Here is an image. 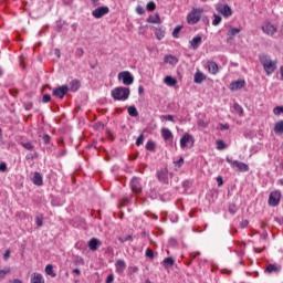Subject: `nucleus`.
Masks as SVG:
<instances>
[{
    "instance_id": "nucleus-22",
    "label": "nucleus",
    "mask_w": 283,
    "mask_h": 283,
    "mask_svg": "<svg viewBox=\"0 0 283 283\" xmlns=\"http://www.w3.org/2000/svg\"><path fill=\"white\" fill-rule=\"evenodd\" d=\"M164 83L166 85H168L169 87H174L175 85L178 84V80H176V78H174V77L168 75V76L165 77Z\"/></svg>"
},
{
    "instance_id": "nucleus-28",
    "label": "nucleus",
    "mask_w": 283,
    "mask_h": 283,
    "mask_svg": "<svg viewBox=\"0 0 283 283\" xmlns=\"http://www.w3.org/2000/svg\"><path fill=\"white\" fill-rule=\"evenodd\" d=\"M70 85L72 92H77L81 87V83L77 80H73Z\"/></svg>"
},
{
    "instance_id": "nucleus-49",
    "label": "nucleus",
    "mask_w": 283,
    "mask_h": 283,
    "mask_svg": "<svg viewBox=\"0 0 283 283\" xmlns=\"http://www.w3.org/2000/svg\"><path fill=\"white\" fill-rule=\"evenodd\" d=\"M136 12H137V14H145V8H143V6H137Z\"/></svg>"
},
{
    "instance_id": "nucleus-29",
    "label": "nucleus",
    "mask_w": 283,
    "mask_h": 283,
    "mask_svg": "<svg viewBox=\"0 0 283 283\" xmlns=\"http://www.w3.org/2000/svg\"><path fill=\"white\" fill-rule=\"evenodd\" d=\"M155 35H156V39H158V41H163V39H165V30L156 29Z\"/></svg>"
},
{
    "instance_id": "nucleus-35",
    "label": "nucleus",
    "mask_w": 283,
    "mask_h": 283,
    "mask_svg": "<svg viewBox=\"0 0 283 283\" xmlns=\"http://www.w3.org/2000/svg\"><path fill=\"white\" fill-rule=\"evenodd\" d=\"M11 270L10 268H7L4 270H0V280H3L6 277V275H10Z\"/></svg>"
},
{
    "instance_id": "nucleus-15",
    "label": "nucleus",
    "mask_w": 283,
    "mask_h": 283,
    "mask_svg": "<svg viewBox=\"0 0 283 283\" xmlns=\"http://www.w3.org/2000/svg\"><path fill=\"white\" fill-rule=\"evenodd\" d=\"M130 187L135 193H140V191H143V187H140V180H138V178L132 179Z\"/></svg>"
},
{
    "instance_id": "nucleus-45",
    "label": "nucleus",
    "mask_w": 283,
    "mask_h": 283,
    "mask_svg": "<svg viewBox=\"0 0 283 283\" xmlns=\"http://www.w3.org/2000/svg\"><path fill=\"white\" fill-rule=\"evenodd\" d=\"M144 140H145V136L144 135H139L137 140H136L137 147H140V145H143Z\"/></svg>"
},
{
    "instance_id": "nucleus-10",
    "label": "nucleus",
    "mask_w": 283,
    "mask_h": 283,
    "mask_svg": "<svg viewBox=\"0 0 283 283\" xmlns=\"http://www.w3.org/2000/svg\"><path fill=\"white\" fill-rule=\"evenodd\" d=\"M67 92H70V87H67V85H62L53 90V96H56L57 98L63 99V97L65 96V94H67Z\"/></svg>"
},
{
    "instance_id": "nucleus-60",
    "label": "nucleus",
    "mask_w": 283,
    "mask_h": 283,
    "mask_svg": "<svg viewBox=\"0 0 283 283\" xmlns=\"http://www.w3.org/2000/svg\"><path fill=\"white\" fill-rule=\"evenodd\" d=\"M73 273H75L76 275H81V270L74 269V270H73Z\"/></svg>"
},
{
    "instance_id": "nucleus-26",
    "label": "nucleus",
    "mask_w": 283,
    "mask_h": 283,
    "mask_svg": "<svg viewBox=\"0 0 283 283\" xmlns=\"http://www.w3.org/2000/svg\"><path fill=\"white\" fill-rule=\"evenodd\" d=\"M174 263L175 261L172 258H166L161 264L165 269H169V266H174Z\"/></svg>"
},
{
    "instance_id": "nucleus-58",
    "label": "nucleus",
    "mask_w": 283,
    "mask_h": 283,
    "mask_svg": "<svg viewBox=\"0 0 283 283\" xmlns=\"http://www.w3.org/2000/svg\"><path fill=\"white\" fill-rule=\"evenodd\" d=\"M217 182H218V187H222L223 185L222 177H217Z\"/></svg>"
},
{
    "instance_id": "nucleus-51",
    "label": "nucleus",
    "mask_w": 283,
    "mask_h": 283,
    "mask_svg": "<svg viewBox=\"0 0 283 283\" xmlns=\"http://www.w3.org/2000/svg\"><path fill=\"white\" fill-rule=\"evenodd\" d=\"M42 101L43 103H50V101H52V97L50 95H43Z\"/></svg>"
},
{
    "instance_id": "nucleus-36",
    "label": "nucleus",
    "mask_w": 283,
    "mask_h": 283,
    "mask_svg": "<svg viewBox=\"0 0 283 283\" xmlns=\"http://www.w3.org/2000/svg\"><path fill=\"white\" fill-rule=\"evenodd\" d=\"M146 8H147L148 12H154V10H156V2H154V1L148 2Z\"/></svg>"
},
{
    "instance_id": "nucleus-11",
    "label": "nucleus",
    "mask_w": 283,
    "mask_h": 283,
    "mask_svg": "<svg viewBox=\"0 0 283 283\" xmlns=\"http://www.w3.org/2000/svg\"><path fill=\"white\" fill-rule=\"evenodd\" d=\"M92 14L95 19H101L105 17V14H109V8L98 7L97 9L93 10Z\"/></svg>"
},
{
    "instance_id": "nucleus-17",
    "label": "nucleus",
    "mask_w": 283,
    "mask_h": 283,
    "mask_svg": "<svg viewBox=\"0 0 283 283\" xmlns=\"http://www.w3.org/2000/svg\"><path fill=\"white\" fill-rule=\"evenodd\" d=\"M101 240L93 238L88 241V249L90 251H98V247H101Z\"/></svg>"
},
{
    "instance_id": "nucleus-55",
    "label": "nucleus",
    "mask_w": 283,
    "mask_h": 283,
    "mask_svg": "<svg viewBox=\"0 0 283 283\" xmlns=\"http://www.w3.org/2000/svg\"><path fill=\"white\" fill-rule=\"evenodd\" d=\"M198 255H200V252H192V253H190L191 260H196V258H198Z\"/></svg>"
},
{
    "instance_id": "nucleus-20",
    "label": "nucleus",
    "mask_w": 283,
    "mask_h": 283,
    "mask_svg": "<svg viewBox=\"0 0 283 283\" xmlns=\"http://www.w3.org/2000/svg\"><path fill=\"white\" fill-rule=\"evenodd\" d=\"M164 63L168 65H178V57L174 55H166L164 59Z\"/></svg>"
},
{
    "instance_id": "nucleus-64",
    "label": "nucleus",
    "mask_w": 283,
    "mask_h": 283,
    "mask_svg": "<svg viewBox=\"0 0 283 283\" xmlns=\"http://www.w3.org/2000/svg\"><path fill=\"white\" fill-rule=\"evenodd\" d=\"M128 240H132V235H127L124 241L127 242Z\"/></svg>"
},
{
    "instance_id": "nucleus-40",
    "label": "nucleus",
    "mask_w": 283,
    "mask_h": 283,
    "mask_svg": "<svg viewBox=\"0 0 283 283\" xmlns=\"http://www.w3.org/2000/svg\"><path fill=\"white\" fill-rule=\"evenodd\" d=\"M221 21H222V17L214 14V20L212 21V25H220Z\"/></svg>"
},
{
    "instance_id": "nucleus-3",
    "label": "nucleus",
    "mask_w": 283,
    "mask_h": 283,
    "mask_svg": "<svg viewBox=\"0 0 283 283\" xmlns=\"http://www.w3.org/2000/svg\"><path fill=\"white\" fill-rule=\"evenodd\" d=\"M202 12H205L203 9L193 8L191 10V12L188 13V15H187V21H188L189 25H196V23H198V21H200V19H202Z\"/></svg>"
},
{
    "instance_id": "nucleus-43",
    "label": "nucleus",
    "mask_w": 283,
    "mask_h": 283,
    "mask_svg": "<svg viewBox=\"0 0 283 283\" xmlns=\"http://www.w3.org/2000/svg\"><path fill=\"white\" fill-rule=\"evenodd\" d=\"M160 120H163V122L170 120L171 123H174V117H172V115H161Z\"/></svg>"
},
{
    "instance_id": "nucleus-42",
    "label": "nucleus",
    "mask_w": 283,
    "mask_h": 283,
    "mask_svg": "<svg viewBox=\"0 0 283 283\" xmlns=\"http://www.w3.org/2000/svg\"><path fill=\"white\" fill-rule=\"evenodd\" d=\"M35 224H36L38 227H43V216H38V217L35 218Z\"/></svg>"
},
{
    "instance_id": "nucleus-61",
    "label": "nucleus",
    "mask_w": 283,
    "mask_h": 283,
    "mask_svg": "<svg viewBox=\"0 0 283 283\" xmlns=\"http://www.w3.org/2000/svg\"><path fill=\"white\" fill-rule=\"evenodd\" d=\"M143 92H145V88H144L143 86H139V87H138V93H139V94H143Z\"/></svg>"
},
{
    "instance_id": "nucleus-37",
    "label": "nucleus",
    "mask_w": 283,
    "mask_h": 283,
    "mask_svg": "<svg viewBox=\"0 0 283 283\" xmlns=\"http://www.w3.org/2000/svg\"><path fill=\"white\" fill-rule=\"evenodd\" d=\"M146 149L148 151H154V149H156V144L154 142H147Z\"/></svg>"
},
{
    "instance_id": "nucleus-52",
    "label": "nucleus",
    "mask_w": 283,
    "mask_h": 283,
    "mask_svg": "<svg viewBox=\"0 0 283 283\" xmlns=\"http://www.w3.org/2000/svg\"><path fill=\"white\" fill-rule=\"evenodd\" d=\"M175 165H178V167H182L185 165V158H180L178 161H175Z\"/></svg>"
},
{
    "instance_id": "nucleus-54",
    "label": "nucleus",
    "mask_w": 283,
    "mask_h": 283,
    "mask_svg": "<svg viewBox=\"0 0 283 283\" xmlns=\"http://www.w3.org/2000/svg\"><path fill=\"white\" fill-rule=\"evenodd\" d=\"M8 169V165L6 163L0 164V171H6Z\"/></svg>"
},
{
    "instance_id": "nucleus-23",
    "label": "nucleus",
    "mask_w": 283,
    "mask_h": 283,
    "mask_svg": "<svg viewBox=\"0 0 283 283\" xmlns=\"http://www.w3.org/2000/svg\"><path fill=\"white\" fill-rule=\"evenodd\" d=\"M161 136L166 140H171V138H174V134L168 128H163L161 129Z\"/></svg>"
},
{
    "instance_id": "nucleus-4",
    "label": "nucleus",
    "mask_w": 283,
    "mask_h": 283,
    "mask_svg": "<svg viewBox=\"0 0 283 283\" xmlns=\"http://www.w3.org/2000/svg\"><path fill=\"white\" fill-rule=\"evenodd\" d=\"M196 143V139H193V136L189 133L184 134V136L180 138V147L181 149H191Z\"/></svg>"
},
{
    "instance_id": "nucleus-9",
    "label": "nucleus",
    "mask_w": 283,
    "mask_h": 283,
    "mask_svg": "<svg viewBox=\"0 0 283 283\" xmlns=\"http://www.w3.org/2000/svg\"><path fill=\"white\" fill-rule=\"evenodd\" d=\"M119 81H123L124 85H132L134 83V77L132 76V73L124 71L118 74Z\"/></svg>"
},
{
    "instance_id": "nucleus-8",
    "label": "nucleus",
    "mask_w": 283,
    "mask_h": 283,
    "mask_svg": "<svg viewBox=\"0 0 283 283\" xmlns=\"http://www.w3.org/2000/svg\"><path fill=\"white\" fill-rule=\"evenodd\" d=\"M282 198V193L280 191L271 192L269 197L270 207H277L280 205V199Z\"/></svg>"
},
{
    "instance_id": "nucleus-1",
    "label": "nucleus",
    "mask_w": 283,
    "mask_h": 283,
    "mask_svg": "<svg viewBox=\"0 0 283 283\" xmlns=\"http://www.w3.org/2000/svg\"><path fill=\"white\" fill-rule=\"evenodd\" d=\"M260 63L268 76H271L277 70V60L271 59L270 55L263 54L259 56Z\"/></svg>"
},
{
    "instance_id": "nucleus-46",
    "label": "nucleus",
    "mask_w": 283,
    "mask_h": 283,
    "mask_svg": "<svg viewBox=\"0 0 283 283\" xmlns=\"http://www.w3.org/2000/svg\"><path fill=\"white\" fill-rule=\"evenodd\" d=\"M198 126L203 127V128L209 127V122H205L203 119H199L198 120Z\"/></svg>"
},
{
    "instance_id": "nucleus-63",
    "label": "nucleus",
    "mask_w": 283,
    "mask_h": 283,
    "mask_svg": "<svg viewBox=\"0 0 283 283\" xmlns=\"http://www.w3.org/2000/svg\"><path fill=\"white\" fill-rule=\"evenodd\" d=\"M12 283H23V281L19 280V279H15L12 281Z\"/></svg>"
},
{
    "instance_id": "nucleus-27",
    "label": "nucleus",
    "mask_w": 283,
    "mask_h": 283,
    "mask_svg": "<svg viewBox=\"0 0 283 283\" xmlns=\"http://www.w3.org/2000/svg\"><path fill=\"white\" fill-rule=\"evenodd\" d=\"M240 32H241V29L231 28V29L228 31V36H229V39H233V36H235V34H240Z\"/></svg>"
},
{
    "instance_id": "nucleus-34",
    "label": "nucleus",
    "mask_w": 283,
    "mask_h": 283,
    "mask_svg": "<svg viewBox=\"0 0 283 283\" xmlns=\"http://www.w3.org/2000/svg\"><path fill=\"white\" fill-rule=\"evenodd\" d=\"M128 114H129V116L136 117V116H138V109H136L135 106H129Z\"/></svg>"
},
{
    "instance_id": "nucleus-7",
    "label": "nucleus",
    "mask_w": 283,
    "mask_h": 283,
    "mask_svg": "<svg viewBox=\"0 0 283 283\" xmlns=\"http://www.w3.org/2000/svg\"><path fill=\"white\" fill-rule=\"evenodd\" d=\"M262 31L264 34H268V36H273L277 32V27L271 22H264L262 25Z\"/></svg>"
},
{
    "instance_id": "nucleus-57",
    "label": "nucleus",
    "mask_w": 283,
    "mask_h": 283,
    "mask_svg": "<svg viewBox=\"0 0 283 283\" xmlns=\"http://www.w3.org/2000/svg\"><path fill=\"white\" fill-rule=\"evenodd\" d=\"M10 259V250H7L6 253L3 254V260H9Z\"/></svg>"
},
{
    "instance_id": "nucleus-56",
    "label": "nucleus",
    "mask_w": 283,
    "mask_h": 283,
    "mask_svg": "<svg viewBox=\"0 0 283 283\" xmlns=\"http://www.w3.org/2000/svg\"><path fill=\"white\" fill-rule=\"evenodd\" d=\"M114 282V275L109 274L106 279V283H112Z\"/></svg>"
},
{
    "instance_id": "nucleus-25",
    "label": "nucleus",
    "mask_w": 283,
    "mask_h": 283,
    "mask_svg": "<svg viewBox=\"0 0 283 283\" xmlns=\"http://www.w3.org/2000/svg\"><path fill=\"white\" fill-rule=\"evenodd\" d=\"M44 271L46 275H50V277H56V274L54 273V266H52V264H48Z\"/></svg>"
},
{
    "instance_id": "nucleus-18",
    "label": "nucleus",
    "mask_w": 283,
    "mask_h": 283,
    "mask_svg": "<svg viewBox=\"0 0 283 283\" xmlns=\"http://www.w3.org/2000/svg\"><path fill=\"white\" fill-rule=\"evenodd\" d=\"M207 67H208V71L210 74L216 75L219 72L218 63H216L213 61L208 62Z\"/></svg>"
},
{
    "instance_id": "nucleus-30",
    "label": "nucleus",
    "mask_w": 283,
    "mask_h": 283,
    "mask_svg": "<svg viewBox=\"0 0 283 283\" xmlns=\"http://www.w3.org/2000/svg\"><path fill=\"white\" fill-rule=\"evenodd\" d=\"M274 132L276 134H283V120H280L275 124Z\"/></svg>"
},
{
    "instance_id": "nucleus-59",
    "label": "nucleus",
    "mask_w": 283,
    "mask_h": 283,
    "mask_svg": "<svg viewBox=\"0 0 283 283\" xmlns=\"http://www.w3.org/2000/svg\"><path fill=\"white\" fill-rule=\"evenodd\" d=\"M43 140L45 144L50 143V135H44Z\"/></svg>"
},
{
    "instance_id": "nucleus-53",
    "label": "nucleus",
    "mask_w": 283,
    "mask_h": 283,
    "mask_svg": "<svg viewBox=\"0 0 283 283\" xmlns=\"http://www.w3.org/2000/svg\"><path fill=\"white\" fill-rule=\"evenodd\" d=\"M219 129L221 130L229 129V124H220Z\"/></svg>"
},
{
    "instance_id": "nucleus-12",
    "label": "nucleus",
    "mask_w": 283,
    "mask_h": 283,
    "mask_svg": "<svg viewBox=\"0 0 283 283\" xmlns=\"http://www.w3.org/2000/svg\"><path fill=\"white\" fill-rule=\"evenodd\" d=\"M202 44V36L197 35L189 42V49L190 50H198L200 45Z\"/></svg>"
},
{
    "instance_id": "nucleus-33",
    "label": "nucleus",
    "mask_w": 283,
    "mask_h": 283,
    "mask_svg": "<svg viewBox=\"0 0 283 283\" xmlns=\"http://www.w3.org/2000/svg\"><path fill=\"white\" fill-rule=\"evenodd\" d=\"M234 112H237V114H239V116H244V108H242V106H240V104H234Z\"/></svg>"
},
{
    "instance_id": "nucleus-41",
    "label": "nucleus",
    "mask_w": 283,
    "mask_h": 283,
    "mask_svg": "<svg viewBox=\"0 0 283 283\" xmlns=\"http://www.w3.org/2000/svg\"><path fill=\"white\" fill-rule=\"evenodd\" d=\"M180 30H182V27H176L172 31V36L175 39H178V35L180 34Z\"/></svg>"
},
{
    "instance_id": "nucleus-62",
    "label": "nucleus",
    "mask_w": 283,
    "mask_h": 283,
    "mask_svg": "<svg viewBox=\"0 0 283 283\" xmlns=\"http://www.w3.org/2000/svg\"><path fill=\"white\" fill-rule=\"evenodd\" d=\"M281 78L283 80V65L280 67Z\"/></svg>"
},
{
    "instance_id": "nucleus-21",
    "label": "nucleus",
    "mask_w": 283,
    "mask_h": 283,
    "mask_svg": "<svg viewBox=\"0 0 283 283\" xmlns=\"http://www.w3.org/2000/svg\"><path fill=\"white\" fill-rule=\"evenodd\" d=\"M32 182L36 185V187H41V185H43V176L39 172H34Z\"/></svg>"
},
{
    "instance_id": "nucleus-14",
    "label": "nucleus",
    "mask_w": 283,
    "mask_h": 283,
    "mask_svg": "<svg viewBox=\"0 0 283 283\" xmlns=\"http://www.w3.org/2000/svg\"><path fill=\"white\" fill-rule=\"evenodd\" d=\"M245 84H247V83L244 82V80H238V81L232 82V83L230 84V90H231L232 92H238V90H242V87H244Z\"/></svg>"
},
{
    "instance_id": "nucleus-6",
    "label": "nucleus",
    "mask_w": 283,
    "mask_h": 283,
    "mask_svg": "<svg viewBox=\"0 0 283 283\" xmlns=\"http://www.w3.org/2000/svg\"><path fill=\"white\" fill-rule=\"evenodd\" d=\"M216 10L226 19H229V17L233 14V11L231 10V7H229V4L218 3L216 4Z\"/></svg>"
},
{
    "instance_id": "nucleus-44",
    "label": "nucleus",
    "mask_w": 283,
    "mask_h": 283,
    "mask_svg": "<svg viewBox=\"0 0 283 283\" xmlns=\"http://www.w3.org/2000/svg\"><path fill=\"white\" fill-rule=\"evenodd\" d=\"M128 271H129V273L132 274V275H134V273H138V266H136V265H130L129 268H128Z\"/></svg>"
},
{
    "instance_id": "nucleus-32",
    "label": "nucleus",
    "mask_w": 283,
    "mask_h": 283,
    "mask_svg": "<svg viewBox=\"0 0 283 283\" xmlns=\"http://www.w3.org/2000/svg\"><path fill=\"white\" fill-rule=\"evenodd\" d=\"M158 180H160L161 182H165V180H167V171L161 170L157 174Z\"/></svg>"
},
{
    "instance_id": "nucleus-50",
    "label": "nucleus",
    "mask_w": 283,
    "mask_h": 283,
    "mask_svg": "<svg viewBox=\"0 0 283 283\" xmlns=\"http://www.w3.org/2000/svg\"><path fill=\"white\" fill-rule=\"evenodd\" d=\"M217 149H224V142L222 140L217 142Z\"/></svg>"
},
{
    "instance_id": "nucleus-31",
    "label": "nucleus",
    "mask_w": 283,
    "mask_h": 283,
    "mask_svg": "<svg viewBox=\"0 0 283 283\" xmlns=\"http://www.w3.org/2000/svg\"><path fill=\"white\" fill-rule=\"evenodd\" d=\"M268 273H277V271H280V268H277V265L275 264H270L266 268Z\"/></svg>"
},
{
    "instance_id": "nucleus-48",
    "label": "nucleus",
    "mask_w": 283,
    "mask_h": 283,
    "mask_svg": "<svg viewBox=\"0 0 283 283\" xmlns=\"http://www.w3.org/2000/svg\"><path fill=\"white\" fill-rule=\"evenodd\" d=\"M273 114H275V116H280V114H282V106H276L273 109Z\"/></svg>"
},
{
    "instance_id": "nucleus-13",
    "label": "nucleus",
    "mask_w": 283,
    "mask_h": 283,
    "mask_svg": "<svg viewBox=\"0 0 283 283\" xmlns=\"http://www.w3.org/2000/svg\"><path fill=\"white\" fill-rule=\"evenodd\" d=\"M115 269H116V272L119 273L120 275L125 273V270L127 269V263L125 262V260L119 259L115 263Z\"/></svg>"
},
{
    "instance_id": "nucleus-19",
    "label": "nucleus",
    "mask_w": 283,
    "mask_h": 283,
    "mask_svg": "<svg viewBox=\"0 0 283 283\" xmlns=\"http://www.w3.org/2000/svg\"><path fill=\"white\" fill-rule=\"evenodd\" d=\"M195 83L200 84L203 81H207V75L205 73L197 71L193 77Z\"/></svg>"
},
{
    "instance_id": "nucleus-24",
    "label": "nucleus",
    "mask_w": 283,
    "mask_h": 283,
    "mask_svg": "<svg viewBox=\"0 0 283 283\" xmlns=\"http://www.w3.org/2000/svg\"><path fill=\"white\" fill-rule=\"evenodd\" d=\"M147 22L148 23H161V20H160V14H156L155 17L154 15H150L147 18Z\"/></svg>"
},
{
    "instance_id": "nucleus-5",
    "label": "nucleus",
    "mask_w": 283,
    "mask_h": 283,
    "mask_svg": "<svg viewBox=\"0 0 283 283\" xmlns=\"http://www.w3.org/2000/svg\"><path fill=\"white\" fill-rule=\"evenodd\" d=\"M227 163H229L230 167H232V169H234V171H249V165L238 161V160H233L231 158H227L226 159Z\"/></svg>"
},
{
    "instance_id": "nucleus-38",
    "label": "nucleus",
    "mask_w": 283,
    "mask_h": 283,
    "mask_svg": "<svg viewBox=\"0 0 283 283\" xmlns=\"http://www.w3.org/2000/svg\"><path fill=\"white\" fill-rule=\"evenodd\" d=\"M22 147H24V149H28V151H32V149H34V146L30 142L22 143Z\"/></svg>"
},
{
    "instance_id": "nucleus-16",
    "label": "nucleus",
    "mask_w": 283,
    "mask_h": 283,
    "mask_svg": "<svg viewBox=\"0 0 283 283\" xmlns=\"http://www.w3.org/2000/svg\"><path fill=\"white\" fill-rule=\"evenodd\" d=\"M30 282L31 283H45V277H43V274L34 272L31 274Z\"/></svg>"
},
{
    "instance_id": "nucleus-2",
    "label": "nucleus",
    "mask_w": 283,
    "mask_h": 283,
    "mask_svg": "<svg viewBox=\"0 0 283 283\" xmlns=\"http://www.w3.org/2000/svg\"><path fill=\"white\" fill-rule=\"evenodd\" d=\"M129 88L123 86L116 87L111 92L114 101H127V98H129Z\"/></svg>"
},
{
    "instance_id": "nucleus-47",
    "label": "nucleus",
    "mask_w": 283,
    "mask_h": 283,
    "mask_svg": "<svg viewBox=\"0 0 283 283\" xmlns=\"http://www.w3.org/2000/svg\"><path fill=\"white\" fill-rule=\"evenodd\" d=\"M146 258H149L150 260H154V250L147 249L146 250Z\"/></svg>"
},
{
    "instance_id": "nucleus-39",
    "label": "nucleus",
    "mask_w": 283,
    "mask_h": 283,
    "mask_svg": "<svg viewBox=\"0 0 283 283\" xmlns=\"http://www.w3.org/2000/svg\"><path fill=\"white\" fill-rule=\"evenodd\" d=\"M83 54H85V51L83 50V48H77L75 51V56L77 59H81V56H83Z\"/></svg>"
}]
</instances>
